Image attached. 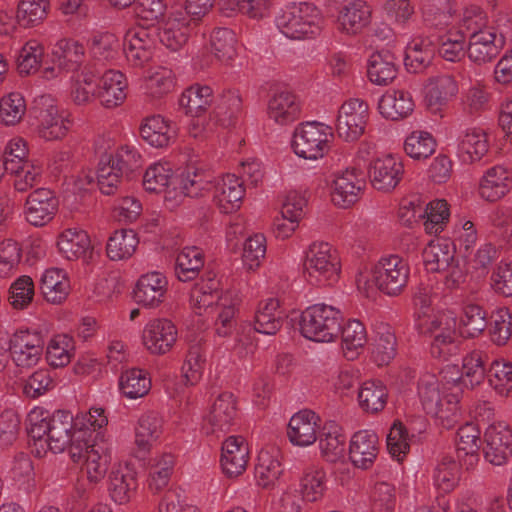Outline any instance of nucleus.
<instances>
[{
  "label": "nucleus",
  "mask_w": 512,
  "mask_h": 512,
  "mask_svg": "<svg viewBox=\"0 0 512 512\" xmlns=\"http://www.w3.org/2000/svg\"><path fill=\"white\" fill-rule=\"evenodd\" d=\"M209 185L210 181L205 178L204 173L194 167H187L181 175L172 178L170 169L158 163L150 166L143 176L145 190L153 193L165 190V198H171L173 192L174 197H177V190L184 197H198Z\"/></svg>",
  "instance_id": "obj_1"
},
{
  "label": "nucleus",
  "mask_w": 512,
  "mask_h": 512,
  "mask_svg": "<svg viewBox=\"0 0 512 512\" xmlns=\"http://www.w3.org/2000/svg\"><path fill=\"white\" fill-rule=\"evenodd\" d=\"M416 327L420 334L433 338L430 346L432 357L448 360L459 353L461 341L458 339L455 317L446 314L433 318L419 316Z\"/></svg>",
  "instance_id": "obj_2"
},
{
  "label": "nucleus",
  "mask_w": 512,
  "mask_h": 512,
  "mask_svg": "<svg viewBox=\"0 0 512 512\" xmlns=\"http://www.w3.org/2000/svg\"><path fill=\"white\" fill-rule=\"evenodd\" d=\"M343 315L341 311L326 304L307 307L300 317L301 334L315 342H332L341 332Z\"/></svg>",
  "instance_id": "obj_3"
},
{
  "label": "nucleus",
  "mask_w": 512,
  "mask_h": 512,
  "mask_svg": "<svg viewBox=\"0 0 512 512\" xmlns=\"http://www.w3.org/2000/svg\"><path fill=\"white\" fill-rule=\"evenodd\" d=\"M303 266L304 275L312 285L330 286L340 276V259L327 242L312 243L305 253Z\"/></svg>",
  "instance_id": "obj_4"
},
{
  "label": "nucleus",
  "mask_w": 512,
  "mask_h": 512,
  "mask_svg": "<svg viewBox=\"0 0 512 512\" xmlns=\"http://www.w3.org/2000/svg\"><path fill=\"white\" fill-rule=\"evenodd\" d=\"M276 23L288 38L304 39L320 34L323 18L315 5L302 2L286 7L277 17Z\"/></svg>",
  "instance_id": "obj_5"
},
{
  "label": "nucleus",
  "mask_w": 512,
  "mask_h": 512,
  "mask_svg": "<svg viewBox=\"0 0 512 512\" xmlns=\"http://www.w3.org/2000/svg\"><path fill=\"white\" fill-rule=\"evenodd\" d=\"M409 278L408 263L398 255L381 258L372 269L371 281L383 293L396 296L402 292Z\"/></svg>",
  "instance_id": "obj_6"
},
{
  "label": "nucleus",
  "mask_w": 512,
  "mask_h": 512,
  "mask_svg": "<svg viewBox=\"0 0 512 512\" xmlns=\"http://www.w3.org/2000/svg\"><path fill=\"white\" fill-rule=\"evenodd\" d=\"M330 128L318 122H306L300 124L292 140L294 152L302 158L315 160L324 156L329 150L328 132Z\"/></svg>",
  "instance_id": "obj_7"
},
{
  "label": "nucleus",
  "mask_w": 512,
  "mask_h": 512,
  "mask_svg": "<svg viewBox=\"0 0 512 512\" xmlns=\"http://www.w3.org/2000/svg\"><path fill=\"white\" fill-rule=\"evenodd\" d=\"M28 112L38 120L37 131L41 138L53 141L66 135L67 127L64 120L58 114L57 107L51 104L49 96L42 95L35 99Z\"/></svg>",
  "instance_id": "obj_8"
},
{
  "label": "nucleus",
  "mask_w": 512,
  "mask_h": 512,
  "mask_svg": "<svg viewBox=\"0 0 512 512\" xmlns=\"http://www.w3.org/2000/svg\"><path fill=\"white\" fill-rule=\"evenodd\" d=\"M368 119V105L359 99H350L339 109L336 131L345 141L357 140L365 130Z\"/></svg>",
  "instance_id": "obj_9"
},
{
  "label": "nucleus",
  "mask_w": 512,
  "mask_h": 512,
  "mask_svg": "<svg viewBox=\"0 0 512 512\" xmlns=\"http://www.w3.org/2000/svg\"><path fill=\"white\" fill-rule=\"evenodd\" d=\"M44 340L40 333L17 331L9 339V351L18 368H32L41 359Z\"/></svg>",
  "instance_id": "obj_10"
},
{
  "label": "nucleus",
  "mask_w": 512,
  "mask_h": 512,
  "mask_svg": "<svg viewBox=\"0 0 512 512\" xmlns=\"http://www.w3.org/2000/svg\"><path fill=\"white\" fill-rule=\"evenodd\" d=\"M204 421L207 425V434L219 436V434L230 432L238 421L237 401L234 395L230 392L220 394L213 402Z\"/></svg>",
  "instance_id": "obj_11"
},
{
  "label": "nucleus",
  "mask_w": 512,
  "mask_h": 512,
  "mask_svg": "<svg viewBox=\"0 0 512 512\" xmlns=\"http://www.w3.org/2000/svg\"><path fill=\"white\" fill-rule=\"evenodd\" d=\"M505 44L504 34L499 32L497 27H494L470 38L467 45V54L475 64H486L497 58Z\"/></svg>",
  "instance_id": "obj_12"
},
{
  "label": "nucleus",
  "mask_w": 512,
  "mask_h": 512,
  "mask_svg": "<svg viewBox=\"0 0 512 512\" xmlns=\"http://www.w3.org/2000/svg\"><path fill=\"white\" fill-rule=\"evenodd\" d=\"M484 458L492 465L507 462L512 453V430L503 423L490 425L484 433Z\"/></svg>",
  "instance_id": "obj_13"
},
{
  "label": "nucleus",
  "mask_w": 512,
  "mask_h": 512,
  "mask_svg": "<svg viewBox=\"0 0 512 512\" xmlns=\"http://www.w3.org/2000/svg\"><path fill=\"white\" fill-rule=\"evenodd\" d=\"M142 339L151 354L163 355L176 343L177 328L169 319H153L145 326Z\"/></svg>",
  "instance_id": "obj_14"
},
{
  "label": "nucleus",
  "mask_w": 512,
  "mask_h": 512,
  "mask_svg": "<svg viewBox=\"0 0 512 512\" xmlns=\"http://www.w3.org/2000/svg\"><path fill=\"white\" fill-rule=\"evenodd\" d=\"M58 205V199L50 189H36L25 202L26 220L34 226H44L54 218Z\"/></svg>",
  "instance_id": "obj_15"
},
{
  "label": "nucleus",
  "mask_w": 512,
  "mask_h": 512,
  "mask_svg": "<svg viewBox=\"0 0 512 512\" xmlns=\"http://www.w3.org/2000/svg\"><path fill=\"white\" fill-rule=\"evenodd\" d=\"M365 185L364 174L356 168L347 169L333 180L331 199L341 207L348 208L359 199Z\"/></svg>",
  "instance_id": "obj_16"
},
{
  "label": "nucleus",
  "mask_w": 512,
  "mask_h": 512,
  "mask_svg": "<svg viewBox=\"0 0 512 512\" xmlns=\"http://www.w3.org/2000/svg\"><path fill=\"white\" fill-rule=\"evenodd\" d=\"M403 174V163L391 155L374 160L369 167L372 186L383 192H390L395 189Z\"/></svg>",
  "instance_id": "obj_17"
},
{
  "label": "nucleus",
  "mask_w": 512,
  "mask_h": 512,
  "mask_svg": "<svg viewBox=\"0 0 512 512\" xmlns=\"http://www.w3.org/2000/svg\"><path fill=\"white\" fill-rule=\"evenodd\" d=\"M249 449L241 436H229L222 444L221 467L229 478L242 475L248 464Z\"/></svg>",
  "instance_id": "obj_18"
},
{
  "label": "nucleus",
  "mask_w": 512,
  "mask_h": 512,
  "mask_svg": "<svg viewBox=\"0 0 512 512\" xmlns=\"http://www.w3.org/2000/svg\"><path fill=\"white\" fill-rule=\"evenodd\" d=\"M167 279L159 272L142 275L134 289V299L143 307L157 308L165 299Z\"/></svg>",
  "instance_id": "obj_19"
},
{
  "label": "nucleus",
  "mask_w": 512,
  "mask_h": 512,
  "mask_svg": "<svg viewBox=\"0 0 512 512\" xmlns=\"http://www.w3.org/2000/svg\"><path fill=\"white\" fill-rule=\"evenodd\" d=\"M372 18L371 7L363 0H352L340 8L338 29L348 35H357L366 28Z\"/></svg>",
  "instance_id": "obj_20"
},
{
  "label": "nucleus",
  "mask_w": 512,
  "mask_h": 512,
  "mask_svg": "<svg viewBox=\"0 0 512 512\" xmlns=\"http://www.w3.org/2000/svg\"><path fill=\"white\" fill-rule=\"evenodd\" d=\"M73 429V416L69 411L58 410L49 414L48 438L45 440L48 449L53 453L63 452L77 434Z\"/></svg>",
  "instance_id": "obj_21"
},
{
  "label": "nucleus",
  "mask_w": 512,
  "mask_h": 512,
  "mask_svg": "<svg viewBox=\"0 0 512 512\" xmlns=\"http://www.w3.org/2000/svg\"><path fill=\"white\" fill-rule=\"evenodd\" d=\"M378 454V436L375 432L361 430L352 436L349 446V459L360 469H369Z\"/></svg>",
  "instance_id": "obj_22"
},
{
  "label": "nucleus",
  "mask_w": 512,
  "mask_h": 512,
  "mask_svg": "<svg viewBox=\"0 0 512 512\" xmlns=\"http://www.w3.org/2000/svg\"><path fill=\"white\" fill-rule=\"evenodd\" d=\"M318 415L311 410H302L293 415L289 421L287 435L292 444L309 446L317 440L320 427Z\"/></svg>",
  "instance_id": "obj_23"
},
{
  "label": "nucleus",
  "mask_w": 512,
  "mask_h": 512,
  "mask_svg": "<svg viewBox=\"0 0 512 512\" xmlns=\"http://www.w3.org/2000/svg\"><path fill=\"white\" fill-rule=\"evenodd\" d=\"M137 487L136 472L129 466H119L111 470L108 477V492L115 503H128L135 495Z\"/></svg>",
  "instance_id": "obj_24"
},
{
  "label": "nucleus",
  "mask_w": 512,
  "mask_h": 512,
  "mask_svg": "<svg viewBox=\"0 0 512 512\" xmlns=\"http://www.w3.org/2000/svg\"><path fill=\"white\" fill-rule=\"evenodd\" d=\"M397 73V58L390 50L382 49L370 56L367 75L372 83L379 86L389 85L396 78Z\"/></svg>",
  "instance_id": "obj_25"
},
{
  "label": "nucleus",
  "mask_w": 512,
  "mask_h": 512,
  "mask_svg": "<svg viewBox=\"0 0 512 512\" xmlns=\"http://www.w3.org/2000/svg\"><path fill=\"white\" fill-rule=\"evenodd\" d=\"M126 79L120 71L107 70L100 78L97 98L102 106L114 108L121 105L125 98Z\"/></svg>",
  "instance_id": "obj_26"
},
{
  "label": "nucleus",
  "mask_w": 512,
  "mask_h": 512,
  "mask_svg": "<svg viewBox=\"0 0 512 512\" xmlns=\"http://www.w3.org/2000/svg\"><path fill=\"white\" fill-rule=\"evenodd\" d=\"M287 315L279 300L270 298L261 301L255 314L254 329L266 335H275L282 327Z\"/></svg>",
  "instance_id": "obj_27"
},
{
  "label": "nucleus",
  "mask_w": 512,
  "mask_h": 512,
  "mask_svg": "<svg viewBox=\"0 0 512 512\" xmlns=\"http://www.w3.org/2000/svg\"><path fill=\"white\" fill-rule=\"evenodd\" d=\"M213 102L214 95L212 88L199 83L186 88L178 100L180 109H182L186 115L192 117L201 116Z\"/></svg>",
  "instance_id": "obj_28"
},
{
  "label": "nucleus",
  "mask_w": 512,
  "mask_h": 512,
  "mask_svg": "<svg viewBox=\"0 0 512 512\" xmlns=\"http://www.w3.org/2000/svg\"><path fill=\"white\" fill-rule=\"evenodd\" d=\"M512 186L510 173L502 166L487 170L479 184L481 197L489 202H495L505 196Z\"/></svg>",
  "instance_id": "obj_29"
},
{
  "label": "nucleus",
  "mask_w": 512,
  "mask_h": 512,
  "mask_svg": "<svg viewBox=\"0 0 512 512\" xmlns=\"http://www.w3.org/2000/svg\"><path fill=\"white\" fill-rule=\"evenodd\" d=\"M380 114L393 121L408 117L414 110V102L409 92L389 90L378 102Z\"/></svg>",
  "instance_id": "obj_30"
},
{
  "label": "nucleus",
  "mask_w": 512,
  "mask_h": 512,
  "mask_svg": "<svg viewBox=\"0 0 512 512\" xmlns=\"http://www.w3.org/2000/svg\"><path fill=\"white\" fill-rule=\"evenodd\" d=\"M244 193L242 181L235 175H227L222 183L215 187L214 201L221 212L232 213L240 207Z\"/></svg>",
  "instance_id": "obj_31"
},
{
  "label": "nucleus",
  "mask_w": 512,
  "mask_h": 512,
  "mask_svg": "<svg viewBox=\"0 0 512 512\" xmlns=\"http://www.w3.org/2000/svg\"><path fill=\"white\" fill-rule=\"evenodd\" d=\"M317 440L322 457L331 463H335L344 453L346 437L341 433V428L334 422H326L318 431Z\"/></svg>",
  "instance_id": "obj_32"
},
{
  "label": "nucleus",
  "mask_w": 512,
  "mask_h": 512,
  "mask_svg": "<svg viewBox=\"0 0 512 512\" xmlns=\"http://www.w3.org/2000/svg\"><path fill=\"white\" fill-rule=\"evenodd\" d=\"M268 115L281 125L293 122L299 118L300 104L293 93L276 92L268 102Z\"/></svg>",
  "instance_id": "obj_33"
},
{
  "label": "nucleus",
  "mask_w": 512,
  "mask_h": 512,
  "mask_svg": "<svg viewBox=\"0 0 512 512\" xmlns=\"http://www.w3.org/2000/svg\"><path fill=\"white\" fill-rule=\"evenodd\" d=\"M57 246L66 259L76 260L84 257L91 249V241L86 231L69 228L59 235Z\"/></svg>",
  "instance_id": "obj_34"
},
{
  "label": "nucleus",
  "mask_w": 512,
  "mask_h": 512,
  "mask_svg": "<svg viewBox=\"0 0 512 512\" xmlns=\"http://www.w3.org/2000/svg\"><path fill=\"white\" fill-rule=\"evenodd\" d=\"M103 160L113 164L119 175H124L125 180L129 181L140 175L142 168V157L133 146L124 145L117 149L115 154L102 156Z\"/></svg>",
  "instance_id": "obj_35"
},
{
  "label": "nucleus",
  "mask_w": 512,
  "mask_h": 512,
  "mask_svg": "<svg viewBox=\"0 0 512 512\" xmlns=\"http://www.w3.org/2000/svg\"><path fill=\"white\" fill-rule=\"evenodd\" d=\"M204 267V254L198 247H185L177 255L174 271L182 282L195 280Z\"/></svg>",
  "instance_id": "obj_36"
},
{
  "label": "nucleus",
  "mask_w": 512,
  "mask_h": 512,
  "mask_svg": "<svg viewBox=\"0 0 512 512\" xmlns=\"http://www.w3.org/2000/svg\"><path fill=\"white\" fill-rule=\"evenodd\" d=\"M52 53L59 68L67 72H77L84 61L85 48L76 40L61 39L55 44Z\"/></svg>",
  "instance_id": "obj_37"
},
{
  "label": "nucleus",
  "mask_w": 512,
  "mask_h": 512,
  "mask_svg": "<svg viewBox=\"0 0 512 512\" xmlns=\"http://www.w3.org/2000/svg\"><path fill=\"white\" fill-rule=\"evenodd\" d=\"M111 451L103 441L92 444L90 450L86 451V472L89 482L98 483L102 480L111 464Z\"/></svg>",
  "instance_id": "obj_38"
},
{
  "label": "nucleus",
  "mask_w": 512,
  "mask_h": 512,
  "mask_svg": "<svg viewBox=\"0 0 512 512\" xmlns=\"http://www.w3.org/2000/svg\"><path fill=\"white\" fill-rule=\"evenodd\" d=\"M388 389L380 380L364 382L358 391L360 408L371 414L382 411L387 403Z\"/></svg>",
  "instance_id": "obj_39"
},
{
  "label": "nucleus",
  "mask_w": 512,
  "mask_h": 512,
  "mask_svg": "<svg viewBox=\"0 0 512 512\" xmlns=\"http://www.w3.org/2000/svg\"><path fill=\"white\" fill-rule=\"evenodd\" d=\"M138 243L139 240L134 230H116L108 239L107 256L113 261L128 259L135 253Z\"/></svg>",
  "instance_id": "obj_40"
},
{
  "label": "nucleus",
  "mask_w": 512,
  "mask_h": 512,
  "mask_svg": "<svg viewBox=\"0 0 512 512\" xmlns=\"http://www.w3.org/2000/svg\"><path fill=\"white\" fill-rule=\"evenodd\" d=\"M458 93L455 78L449 74L431 77L428 80L427 100L430 106H443Z\"/></svg>",
  "instance_id": "obj_41"
},
{
  "label": "nucleus",
  "mask_w": 512,
  "mask_h": 512,
  "mask_svg": "<svg viewBox=\"0 0 512 512\" xmlns=\"http://www.w3.org/2000/svg\"><path fill=\"white\" fill-rule=\"evenodd\" d=\"M140 135L155 148L168 146L172 139L170 125L160 115L147 117L140 126Z\"/></svg>",
  "instance_id": "obj_42"
},
{
  "label": "nucleus",
  "mask_w": 512,
  "mask_h": 512,
  "mask_svg": "<svg viewBox=\"0 0 512 512\" xmlns=\"http://www.w3.org/2000/svg\"><path fill=\"white\" fill-rule=\"evenodd\" d=\"M435 49L430 41L414 40L405 51L404 65L408 72L421 73L433 60Z\"/></svg>",
  "instance_id": "obj_43"
},
{
  "label": "nucleus",
  "mask_w": 512,
  "mask_h": 512,
  "mask_svg": "<svg viewBox=\"0 0 512 512\" xmlns=\"http://www.w3.org/2000/svg\"><path fill=\"white\" fill-rule=\"evenodd\" d=\"M162 419L155 412H148L141 416L136 428L135 443L139 452H146L160 436Z\"/></svg>",
  "instance_id": "obj_44"
},
{
  "label": "nucleus",
  "mask_w": 512,
  "mask_h": 512,
  "mask_svg": "<svg viewBox=\"0 0 512 512\" xmlns=\"http://www.w3.org/2000/svg\"><path fill=\"white\" fill-rule=\"evenodd\" d=\"M242 109V99L237 91L223 92L213 109L214 118L223 127L234 125L235 119Z\"/></svg>",
  "instance_id": "obj_45"
},
{
  "label": "nucleus",
  "mask_w": 512,
  "mask_h": 512,
  "mask_svg": "<svg viewBox=\"0 0 512 512\" xmlns=\"http://www.w3.org/2000/svg\"><path fill=\"white\" fill-rule=\"evenodd\" d=\"M488 354L482 350H473L463 358V376L473 388L483 382L487 377L491 362Z\"/></svg>",
  "instance_id": "obj_46"
},
{
  "label": "nucleus",
  "mask_w": 512,
  "mask_h": 512,
  "mask_svg": "<svg viewBox=\"0 0 512 512\" xmlns=\"http://www.w3.org/2000/svg\"><path fill=\"white\" fill-rule=\"evenodd\" d=\"M282 466L276 456L267 450H261L255 466V478L262 488H268L279 479L282 474Z\"/></svg>",
  "instance_id": "obj_47"
},
{
  "label": "nucleus",
  "mask_w": 512,
  "mask_h": 512,
  "mask_svg": "<svg viewBox=\"0 0 512 512\" xmlns=\"http://www.w3.org/2000/svg\"><path fill=\"white\" fill-rule=\"evenodd\" d=\"M119 387L126 397L141 398L151 389V380L144 370L133 368L121 374Z\"/></svg>",
  "instance_id": "obj_48"
},
{
  "label": "nucleus",
  "mask_w": 512,
  "mask_h": 512,
  "mask_svg": "<svg viewBox=\"0 0 512 512\" xmlns=\"http://www.w3.org/2000/svg\"><path fill=\"white\" fill-rule=\"evenodd\" d=\"M418 395L423 409L428 415L439 414V407L443 405L439 381L433 374H426L418 382Z\"/></svg>",
  "instance_id": "obj_49"
},
{
  "label": "nucleus",
  "mask_w": 512,
  "mask_h": 512,
  "mask_svg": "<svg viewBox=\"0 0 512 512\" xmlns=\"http://www.w3.org/2000/svg\"><path fill=\"white\" fill-rule=\"evenodd\" d=\"M26 111V101L19 92H11L0 99V122L6 126L18 124Z\"/></svg>",
  "instance_id": "obj_50"
},
{
  "label": "nucleus",
  "mask_w": 512,
  "mask_h": 512,
  "mask_svg": "<svg viewBox=\"0 0 512 512\" xmlns=\"http://www.w3.org/2000/svg\"><path fill=\"white\" fill-rule=\"evenodd\" d=\"M48 8V0H21L17 8V21L25 28L35 26L46 18Z\"/></svg>",
  "instance_id": "obj_51"
},
{
  "label": "nucleus",
  "mask_w": 512,
  "mask_h": 512,
  "mask_svg": "<svg viewBox=\"0 0 512 512\" xmlns=\"http://www.w3.org/2000/svg\"><path fill=\"white\" fill-rule=\"evenodd\" d=\"M74 349L72 337L62 334L53 337L47 346L46 359L48 363L57 368L64 367L71 361V351Z\"/></svg>",
  "instance_id": "obj_52"
},
{
  "label": "nucleus",
  "mask_w": 512,
  "mask_h": 512,
  "mask_svg": "<svg viewBox=\"0 0 512 512\" xmlns=\"http://www.w3.org/2000/svg\"><path fill=\"white\" fill-rule=\"evenodd\" d=\"M460 323L462 334L467 338H474L486 329L487 313L477 304H468L463 309Z\"/></svg>",
  "instance_id": "obj_53"
},
{
  "label": "nucleus",
  "mask_w": 512,
  "mask_h": 512,
  "mask_svg": "<svg viewBox=\"0 0 512 512\" xmlns=\"http://www.w3.org/2000/svg\"><path fill=\"white\" fill-rule=\"evenodd\" d=\"M495 26L489 25L487 14L478 6H472L466 9L461 19L459 30L457 33H461L465 38H472L482 31L492 29Z\"/></svg>",
  "instance_id": "obj_54"
},
{
  "label": "nucleus",
  "mask_w": 512,
  "mask_h": 512,
  "mask_svg": "<svg viewBox=\"0 0 512 512\" xmlns=\"http://www.w3.org/2000/svg\"><path fill=\"white\" fill-rule=\"evenodd\" d=\"M487 378L495 391L508 395L512 390V363L503 359L493 360L489 364Z\"/></svg>",
  "instance_id": "obj_55"
},
{
  "label": "nucleus",
  "mask_w": 512,
  "mask_h": 512,
  "mask_svg": "<svg viewBox=\"0 0 512 512\" xmlns=\"http://www.w3.org/2000/svg\"><path fill=\"white\" fill-rule=\"evenodd\" d=\"M436 141L432 135L424 131L412 132L405 140L404 150L413 159H426L434 153Z\"/></svg>",
  "instance_id": "obj_56"
},
{
  "label": "nucleus",
  "mask_w": 512,
  "mask_h": 512,
  "mask_svg": "<svg viewBox=\"0 0 512 512\" xmlns=\"http://www.w3.org/2000/svg\"><path fill=\"white\" fill-rule=\"evenodd\" d=\"M453 13L451 0H425L423 4L424 20L434 27L449 25Z\"/></svg>",
  "instance_id": "obj_57"
},
{
  "label": "nucleus",
  "mask_w": 512,
  "mask_h": 512,
  "mask_svg": "<svg viewBox=\"0 0 512 512\" xmlns=\"http://www.w3.org/2000/svg\"><path fill=\"white\" fill-rule=\"evenodd\" d=\"M423 259L428 271L442 272L455 260L454 250L450 251L447 244H430L423 252Z\"/></svg>",
  "instance_id": "obj_58"
},
{
  "label": "nucleus",
  "mask_w": 512,
  "mask_h": 512,
  "mask_svg": "<svg viewBox=\"0 0 512 512\" xmlns=\"http://www.w3.org/2000/svg\"><path fill=\"white\" fill-rule=\"evenodd\" d=\"M121 50L122 43L112 33H102L92 38L91 51L98 60L113 61Z\"/></svg>",
  "instance_id": "obj_59"
},
{
  "label": "nucleus",
  "mask_w": 512,
  "mask_h": 512,
  "mask_svg": "<svg viewBox=\"0 0 512 512\" xmlns=\"http://www.w3.org/2000/svg\"><path fill=\"white\" fill-rule=\"evenodd\" d=\"M238 299L224 298L215 320V332L220 337L230 336L236 327Z\"/></svg>",
  "instance_id": "obj_60"
},
{
  "label": "nucleus",
  "mask_w": 512,
  "mask_h": 512,
  "mask_svg": "<svg viewBox=\"0 0 512 512\" xmlns=\"http://www.w3.org/2000/svg\"><path fill=\"white\" fill-rule=\"evenodd\" d=\"M211 49L221 61L230 60L235 55L236 38L229 28H216L211 34Z\"/></svg>",
  "instance_id": "obj_61"
},
{
  "label": "nucleus",
  "mask_w": 512,
  "mask_h": 512,
  "mask_svg": "<svg viewBox=\"0 0 512 512\" xmlns=\"http://www.w3.org/2000/svg\"><path fill=\"white\" fill-rule=\"evenodd\" d=\"M459 149L468 155L471 162L480 160L488 151L486 134L480 129L467 130L459 144Z\"/></svg>",
  "instance_id": "obj_62"
},
{
  "label": "nucleus",
  "mask_w": 512,
  "mask_h": 512,
  "mask_svg": "<svg viewBox=\"0 0 512 512\" xmlns=\"http://www.w3.org/2000/svg\"><path fill=\"white\" fill-rule=\"evenodd\" d=\"M491 318V340L494 344L503 346L512 336V315L508 308H501L494 312Z\"/></svg>",
  "instance_id": "obj_63"
},
{
  "label": "nucleus",
  "mask_w": 512,
  "mask_h": 512,
  "mask_svg": "<svg viewBox=\"0 0 512 512\" xmlns=\"http://www.w3.org/2000/svg\"><path fill=\"white\" fill-rule=\"evenodd\" d=\"M438 47L439 55L451 62L460 61L467 52L465 37L461 33L449 31L441 37Z\"/></svg>",
  "instance_id": "obj_64"
}]
</instances>
